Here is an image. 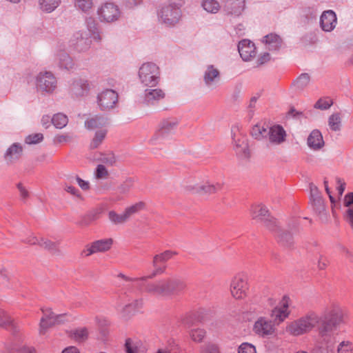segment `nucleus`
<instances>
[{
	"instance_id": "obj_49",
	"label": "nucleus",
	"mask_w": 353,
	"mask_h": 353,
	"mask_svg": "<svg viewBox=\"0 0 353 353\" xmlns=\"http://www.w3.org/2000/svg\"><path fill=\"white\" fill-rule=\"evenodd\" d=\"M353 350V345L349 341H343L341 342L338 346V353H351Z\"/></svg>"
},
{
	"instance_id": "obj_58",
	"label": "nucleus",
	"mask_w": 353,
	"mask_h": 353,
	"mask_svg": "<svg viewBox=\"0 0 353 353\" xmlns=\"http://www.w3.org/2000/svg\"><path fill=\"white\" fill-rule=\"evenodd\" d=\"M125 347L127 353H137V345L130 339H126Z\"/></svg>"
},
{
	"instance_id": "obj_33",
	"label": "nucleus",
	"mask_w": 353,
	"mask_h": 353,
	"mask_svg": "<svg viewBox=\"0 0 353 353\" xmlns=\"http://www.w3.org/2000/svg\"><path fill=\"white\" fill-rule=\"evenodd\" d=\"M38 2L41 10L51 13L59 6L61 1V0H39Z\"/></svg>"
},
{
	"instance_id": "obj_6",
	"label": "nucleus",
	"mask_w": 353,
	"mask_h": 353,
	"mask_svg": "<svg viewBox=\"0 0 353 353\" xmlns=\"http://www.w3.org/2000/svg\"><path fill=\"white\" fill-rule=\"evenodd\" d=\"M183 0H177L172 3L164 6L161 10L159 16L161 23L166 26H174L176 24L181 15L180 7L183 5Z\"/></svg>"
},
{
	"instance_id": "obj_62",
	"label": "nucleus",
	"mask_w": 353,
	"mask_h": 353,
	"mask_svg": "<svg viewBox=\"0 0 353 353\" xmlns=\"http://www.w3.org/2000/svg\"><path fill=\"white\" fill-rule=\"evenodd\" d=\"M345 219L353 228V207H350L346 211Z\"/></svg>"
},
{
	"instance_id": "obj_11",
	"label": "nucleus",
	"mask_w": 353,
	"mask_h": 353,
	"mask_svg": "<svg viewBox=\"0 0 353 353\" xmlns=\"http://www.w3.org/2000/svg\"><path fill=\"white\" fill-rule=\"evenodd\" d=\"M117 102L118 94L112 89L104 90L97 95V105L102 111L114 108Z\"/></svg>"
},
{
	"instance_id": "obj_37",
	"label": "nucleus",
	"mask_w": 353,
	"mask_h": 353,
	"mask_svg": "<svg viewBox=\"0 0 353 353\" xmlns=\"http://www.w3.org/2000/svg\"><path fill=\"white\" fill-rule=\"evenodd\" d=\"M288 316L287 312V306L284 305L282 308H274L272 310L271 316L274 319L273 323L279 324L283 322Z\"/></svg>"
},
{
	"instance_id": "obj_30",
	"label": "nucleus",
	"mask_w": 353,
	"mask_h": 353,
	"mask_svg": "<svg viewBox=\"0 0 353 353\" xmlns=\"http://www.w3.org/2000/svg\"><path fill=\"white\" fill-rule=\"evenodd\" d=\"M85 25L89 32V37H92L94 41H100L101 37L98 28V23L93 17H87L85 19Z\"/></svg>"
},
{
	"instance_id": "obj_28",
	"label": "nucleus",
	"mask_w": 353,
	"mask_h": 353,
	"mask_svg": "<svg viewBox=\"0 0 353 353\" xmlns=\"http://www.w3.org/2000/svg\"><path fill=\"white\" fill-rule=\"evenodd\" d=\"M307 145L314 150H318L323 148L324 145V141L319 130H314L312 131L307 138Z\"/></svg>"
},
{
	"instance_id": "obj_26",
	"label": "nucleus",
	"mask_w": 353,
	"mask_h": 353,
	"mask_svg": "<svg viewBox=\"0 0 353 353\" xmlns=\"http://www.w3.org/2000/svg\"><path fill=\"white\" fill-rule=\"evenodd\" d=\"M108 124V119L101 115H94L88 118L85 121V127L89 130L103 128Z\"/></svg>"
},
{
	"instance_id": "obj_42",
	"label": "nucleus",
	"mask_w": 353,
	"mask_h": 353,
	"mask_svg": "<svg viewBox=\"0 0 353 353\" xmlns=\"http://www.w3.org/2000/svg\"><path fill=\"white\" fill-rule=\"evenodd\" d=\"M108 219L113 224L115 225L123 224L128 221L125 212H123V214H119L113 210L108 212Z\"/></svg>"
},
{
	"instance_id": "obj_23",
	"label": "nucleus",
	"mask_w": 353,
	"mask_h": 353,
	"mask_svg": "<svg viewBox=\"0 0 353 353\" xmlns=\"http://www.w3.org/2000/svg\"><path fill=\"white\" fill-rule=\"evenodd\" d=\"M336 23V15L334 11L329 10L323 12L320 18V25L323 30L330 32L334 30Z\"/></svg>"
},
{
	"instance_id": "obj_3",
	"label": "nucleus",
	"mask_w": 353,
	"mask_h": 353,
	"mask_svg": "<svg viewBox=\"0 0 353 353\" xmlns=\"http://www.w3.org/2000/svg\"><path fill=\"white\" fill-rule=\"evenodd\" d=\"M178 253L172 250H165L162 253L156 254L153 257L152 266L154 268L153 272L147 276H143L139 278H132L125 275L123 273L118 274V278H121L126 281H138V282H146L148 279H152L158 275L163 274L166 270L165 265H161V264L165 263L168 260L171 259L174 256L177 255Z\"/></svg>"
},
{
	"instance_id": "obj_63",
	"label": "nucleus",
	"mask_w": 353,
	"mask_h": 353,
	"mask_svg": "<svg viewBox=\"0 0 353 353\" xmlns=\"http://www.w3.org/2000/svg\"><path fill=\"white\" fill-rule=\"evenodd\" d=\"M23 242L29 245H39L40 239H38L36 236H30L23 240Z\"/></svg>"
},
{
	"instance_id": "obj_1",
	"label": "nucleus",
	"mask_w": 353,
	"mask_h": 353,
	"mask_svg": "<svg viewBox=\"0 0 353 353\" xmlns=\"http://www.w3.org/2000/svg\"><path fill=\"white\" fill-rule=\"evenodd\" d=\"M346 314L337 303L326 307L321 316L314 311H309L305 315L291 323L287 331L294 336L309 332L317 325L319 335L325 339L330 337L337 327L344 323Z\"/></svg>"
},
{
	"instance_id": "obj_27",
	"label": "nucleus",
	"mask_w": 353,
	"mask_h": 353,
	"mask_svg": "<svg viewBox=\"0 0 353 353\" xmlns=\"http://www.w3.org/2000/svg\"><path fill=\"white\" fill-rule=\"evenodd\" d=\"M263 41L270 51L279 50L283 45V39L275 33L267 34L263 37Z\"/></svg>"
},
{
	"instance_id": "obj_52",
	"label": "nucleus",
	"mask_w": 353,
	"mask_h": 353,
	"mask_svg": "<svg viewBox=\"0 0 353 353\" xmlns=\"http://www.w3.org/2000/svg\"><path fill=\"white\" fill-rule=\"evenodd\" d=\"M43 139L42 133H34L28 135L26 138V143L28 144H37L41 142Z\"/></svg>"
},
{
	"instance_id": "obj_53",
	"label": "nucleus",
	"mask_w": 353,
	"mask_h": 353,
	"mask_svg": "<svg viewBox=\"0 0 353 353\" xmlns=\"http://www.w3.org/2000/svg\"><path fill=\"white\" fill-rule=\"evenodd\" d=\"M12 324V319L3 310L0 308V325L6 327Z\"/></svg>"
},
{
	"instance_id": "obj_56",
	"label": "nucleus",
	"mask_w": 353,
	"mask_h": 353,
	"mask_svg": "<svg viewBox=\"0 0 353 353\" xmlns=\"http://www.w3.org/2000/svg\"><path fill=\"white\" fill-rule=\"evenodd\" d=\"M70 183H70L68 181V182H65L63 184L64 190L66 191L67 192L70 193L72 196H74L77 198L81 199V194L79 190L78 189H77L76 188H74V186H72Z\"/></svg>"
},
{
	"instance_id": "obj_55",
	"label": "nucleus",
	"mask_w": 353,
	"mask_h": 353,
	"mask_svg": "<svg viewBox=\"0 0 353 353\" xmlns=\"http://www.w3.org/2000/svg\"><path fill=\"white\" fill-rule=\"evenodd\" d=\"M201 353H220V351L216 344L208 343L201 347Z\"/></svg>"
},
{
	"instance_id": "obj_14",
	"label": "nucleus",
	"mask_w": 353,
	"mask_h": 353,
	"mask_svg": "<svg viewBox=\"0 0 353 353\" xmlns=\"http://www.w3.org/2000/svg\"><path fill=\"white\" fill-rule=\"evenodd\" d=\"M90 85L88 80L84 79H74L69 88L70 96L74 99H80L87 96L90 92Z\"/></svg>"
},
{
	"instance_id": "obj_13",
	"label": "nucleus",
	"mask_w": 353,
	"mask_h": 353,
	"mask_svg": "<svg viewBox=\"0 0 353 353\" xmlns=\"http://www.w3.org/2000/svg\"><path fill=\"white\" fill-rule=\"evenodd\" d=\"M23 154V145L19 143H13L6 150L3 159L7 166H12L20 161Z\"/></svg>"
},
{
	"instance_id": "obj_5",
	"label": "nucleus",
	"mask_w": 353,
	"mask_h": 353,
	"mask_svg": "<svg viewBox=\"0 0 353 353\" xmlns=\"http://www.w3.org/2000/svg\"><path fill=\"white\" fill-rule=\"evenodd\" d=\"M139 78L141 83L145 86L154 87L159 82V68L152 62L144 63L139 68Z\"/></svg>"
},
{
	"instance_id": "obj_61",
	"label": "nucleus",
	"mask_w": 353,
	"mask_h": 353,
	"mask_svg": "<svg viewBox=\"0 0 353 353\" xmlns=\"http://www.w3.org/2000/svg\"><path fill=\"white\" fill-rule=\"evenodd\" d=\"M6 350L8 353H14L15 352H19V353H32V352L29 350L26 349H19L15 345L13 344H6Z\"/></svg>"
},
{
	"instance_id": "obj_21",
	"label": "nucleus",
	"mask_w": 353,
	"mask_h": 353,
	"mask_svg": "<svg viewBox=\"0 0 353 353\" xmlns=\"http://www.w3.org/2000/svg\"><path fill=\"white\" fill-rule=\"evenodd\" d=\"M245 8V0H225L223 11L227 15L239 17Z\"/></svg>"
},
{
	"instance_id": "obj_44",
	"label": "nucleus",
	"mask_w": 353,
	"mask_h": 353,
	"mask_svg": "<svg viewBox=\"0 0 353 353\" xmlns=\"http://www.w3.org/2000/svg\"><path fill=\"white\" fill-rule=\"evenodd\" d=\"M341 118L339 113H334L330 116L328 125L332 131H339L341 129Z\"/></svg>"
},
{
	"instance_id": "obj_59",
	"label": "nucleus",
	"mask_w": 353,
	"mask_h": 353,
	"mask_svg": "<svg viewBox=\"0 0 353 353\" xmlns=\"http://www.w3.org/2000/svg\"><path fill=\"white\" fill-rule=\"evenodd\" d=\"M95 174L97 179H105L108 176V172L103 165H98Z\"/></svg>"
},
{
	"instance_id": "obj_22",
	"label": "nucleus",
	"mask_w": 353,
	"mask_h": 353,
	"mask_svg": "<svg viewBox=\"0 0 353 353\" xmlns=\"http://www.w3.org/2000/svg\"><path fill=\"white\" fill-rule=\"evenodd\" d=\"M238 50L241 57L244 61H250L256 55V48L250 40L243 39L239 43Z\"/></svg>"
},
{
	"instance_id": "obj_64",
	"label": "nucleus",
	"mask_w": 353,
	"mask_h": 353,
	"mask_svg": "<svg viewBox=\"0 0 353 353\" xmlns=\"http://www.w3.org/2000/svg\"><path fill=\"white\" fill-rule=\"evenodd\" d=\"M178 349L176 346L172 347H164L158 350L156 353H177Z\"/></svg>"
},
{
	"instance_id": "obj_31",
	"label": "nucleus",
	"mask_w": 353,
	"mask_h": 353,
	"mask_svg": "<svg viewBox=\"0 0 353 353\" xmlns=\"http://www.w3.org/2000/svg\"><path fill=\"white\" fill-rule=\"evenodd\" d=\"M143 306V300L137 299L132 303H129L123 308L122 316L123 317L128 319L130 316L133 315L136 312L140 310Z\"/></svg>"
},
{
	"instance_id": "obj_15",
	"label": "nucleus",
	"mask_w": 353,
	"mask_h": 353,
	"mask_svg": "<svg viewBox=\"0 0 353 353\" xmlns=\"http://www.w3.org/2000/svg\"><path fill=\"white\" fill-rule=\"evenodd\" d=\"M254 332L259 336L266 337L274 333V323L266 317H259L253 326Z\"/></svg>"
},
{
	"instance_id": "obj_7",
	"label": "nucleus",
	"mask_w": 353,
	"mask_h": 353,
	"mask_svg": "<svg viewBox=\"0 0 353 353\" xmlns=\"http://www.w3.org/2000/svg\"><path fill=\"white\" fill-rule=\"evenodd\" d=\"M231 134L236 154L242 159H248L250 156V152L246 137L240 132L238 126L232 127Z\"/></svg>"
},
{
	"instance_id": "obj_32",
	"label": "nucleus",
	"mask_w": 353,
	"mask_h": 353,
	"mask_svg": "<svg viewBox=\"0 0 353 353\" xmlns=\"http://www.w3.org/2000/svg\"><path fill=\"white\" fill-rule=\"evenodd\" d=\"M57 58L59 61V65L61 68L66 69L68 70H71L74 66V63L70 55L64 52L61 51L57 54Z\"/></svg>"
},
{
	"instance_id": "obj_35",
	"label": "nucleus",
	"mask_w": 353,
	"mask_h": 353,
	"mask_svg": "<svg viewBox=\"0 0 353 353\" xmlns=\"http://www.w3.org/2000/svg\"><path fill=\"white\" fill-rule=\"evenodd\" d=\"M279 243L285 248H291L294 245V239L291 232L282 230L276 236Z\"/></svg>"
},
{
	"instance_id": "obj_54",
	"label": "nucleus",
	"mask_w": 353,
	"mask_h": 353,
	"mask_svg": "<svg viewBox=\"0 0 353 353\" xmlns=\"http://www.w3.org/2000/svg\"><path fill=\"white\" fill-rule=\"evenodd\" d=\"M75 6L83 12H87L92 7V0H75Z\"/></svg>"
},
{
	"instance_id": "obj_48",
	"label": "nucleus",
	"mask_w": 353,
	"mask_h": 353,
	"mask_svg": "<svg viewBox=\"0 0 353 353\" xmlns=\"http://www.w3.org/2000/svg\"><path fill=\"white\" fill-rule=\"evenodd\" d=\"M332 103V100L329 98L320 99L316 102L314 107L316 109L324 110L330 108Z\"/></svg>"
},
{
	"instance_id": "obj_46",
	"label": "nucleus",
	"mask_w": 353,
	"mask_h": 353,
	"mask_svg": "<svg viewBox=\"0 0 353 353\" xmlns=\"http://www.w3.org/2000/svg\"><path fill=\"white\" fill-rule=\"evenodd\" d=\"M134 184V179L133 178H127L119 187L118 190L122 194H128L130 190L133 188Z\"/></svg>"
},
{
	"instance_id": "obj_10",
	"label": "nucleus",
	"mask_w": 353,
	"mask_h": 353,
	"mask_svg": "<svg viewBox=\"0 0 353 353\" xmlns=\"http://www.w3.org/2000/svg\"><path fill=\"white\" fill-rule=\"evenodd\" d=\"M248 290V277L245 274L236 275L230 283L232 295L236 299H242L247 296Z\"/></svg>"
},
{
	"instance_id": "obj_4",
	"label": "nucleus",
	"mask_w": 353,
	"mask_h": 353,
	"mask_svg": "<svg viewBox=\"0 0 353 353\" xmlns=\"http://www.w3.org/2000/svg\"><path fill=\"white\" fill-rule=\"evenodd\" d=\"M179 124V119L176 117L163 119L149 143L157 146L163 145L167 138L174 132Z\"/></svg>"
},
{
	"instance_id": "obj_9",
	"label": "nucleus",
	"mask_w": 353,
	"mask_h": 353,
	"mask_svg": "<svg viewBox=\"0 0 353 353\" xmlns=\"http://www.w3.org/2000/svg\"><path fill=\"white\" fill-rule=\"evenodd\" d=\"M223 184L221 183H212L208 181L190 184L185 187V190L191 193L200 196H210L221 190Z\"/></svg>"
},
{
	"instance_id": "obj_41",
	"label": "nucleus",
	"mask_w": 353,
	"mask_h": 353,
	"mask_svg": "<svg viewBox=\"0 0 353 353\" xmlns=\"http://www.w3.org/2000/svg\"><path fill=\"white\" fill-rule=\"evenodd\" d=\"M52 123L56 128L62 129L68 123V117L62 113L55 114L51 119Z\"/></svg>"
},
{
	"instance_id": "obj_19",
	"label": "nucleus",
	"mask_w": 353,
	"mask_h": 353,
	"mask_svg": "<svg viewBox=\"0 0 353 353\" xmlns=\"http://www.w3.org/2000/svg\"><path fill=\"white\" fill-rule=\"evenodd\" d=\"M203 77L205 85L210 88H214L221 79V73L218 68L210 64L206 65Z\"/></svg>"
},
{
	"instance_id": "obj_43",
	"label": "nucleus",
	"mask_w": 353,
	"mask_h": 353,
	"mask_svg": "<svg viewBox=\"0 0 353 353\" xmlns=\"http://www.w3.org/2000/svg\"><path fill=\"white\" fill-rule=\"evenodd\" d=\"M145 208V203L143 201H139L134 205L126 208L124 212L127 216L128 219H129L132 215L144 210Z\"/></svg>"
},
{
	"instance_id": "obj_12",
	"label": "nucleus",
	"mask_w": 353,
	"mask_h": 353,
	"mask_svg": "<svg viewBox=\"0 0 353 353\" xmlns=\"http://www.w3.org/2000/svg\"><path fill=\"white\" fill-rule=\"evenodd\" d=\"M101 21L108 23L118 20L121 16L119 7L113 3H105L97 10Z\"/></svg>"
},
{
	"instance_id": "obj_29",
	"label": "nucleus",
	"mask_w": 353,
	"mask_h": 353,
	"mask_svg": "<svg viewBox=\"0 0 353 353\" xmlns=\"http://www.w3.org/2000/svg\"><path fill=\"white\" fill-rule=\"evenodd\" d=\"M43 316L41 317L39 323V333L44 334L46 331L51 327L55 325L54 319H49L46 316L48 314L53 313L51 308H41Z\"/></svg>"
},
{
	"instance_id": "obj_2",
	"label": "nucleus",
	"mask_w": 353,
	"mask_h": 353,
	"mask_svg": "<svg viewBox=\"0 0 353 353\" xmlns=\"http://www.w3.org/2000/svg\"><path fill=\"white\" fill-rule=\"evenodd\" d=\"M186 287L185 281L179 276H171L154 282H139L138 284L140 290L157 296L179 295Z\"/></svg>"
},
{
	"instance_id": "obj_39",
	"label": "nucleus",
	"mask_w": 353,
	"mask_h": 353,
	"mask_svg": "<svg viewBox=\"0 0 353 353\" xmlns=\"http://www.w3.org/2000/svg\"><path fill=\"white\" fill-rule=\"evenodd\" d=\"M262 224L270 232L274 233L276 236L282 230L276 219L271 215Z\"/></svg>"
},
{
	"instance_id": "obj_34",
	"label": "nucleus",
	"mask_w": 353,
	"mask_h": 353,
	"mask_svg": "<svg viewBox=\"0 0 353 353\" xmlns=\"http://www.w3.org/2000/svg\"><path fill=\"white\" fill-rule=\"evenodd\" d=\"M310 81V76L307 73H302L292 83L296 90L301 92L307 87Z\"/></svg>"
},
{
	"instance_id": "obj_60",
	"label": "nucleus",
	"mask_w": 353,
	"mask_h": 353,
	"mask_svg": "<svg viewBox=\"0 0 353 353\" xmlns=\"http://www.w3.org/2000/svg\"><path fill=\"white\" fill-rule=\"evenodd\" d=\"M46 316L49 319L54 318V321H55L54 322L55 325L61 324L65 321V314H55L54 312L53 313L50 312L49 314H48V315Z\"/></svg>"
},
{
	"instance_id": "obj_36",
	"label": "nucleus",
	"mask_w": 353,
	"mask_h": 353,
	"mask_svg": "<svg viewBox=\"0 0 353 353\" xmlns=\"http://www.w3.org/2000/svg\"><path fill=\"white\" fill-rule=\"evenodd\" d=\"M107 132L108 130L106 129H99L97 130L90 142V148L96 149L99 148L105 139Z\"/></svg>"
},
{
	"instance_id": "obj_57",
	"label": "nucleus",
	"mask_w": 353,
	"mask_h": 353,
	"mask_svg": "<svg viewBox=\"0 0 353 353\" xmlns=\"http://www.w3.org/2000/svg\"><path fill=\"white\" fill-rule=\"evenodd\" d=\"M238 353H256V351L253 345L244 343L239 346Z\"/></svg>"
},
{
	"instance_id": "obj_40",
	"label": "nucleus",
	"mask_w": 353,
	"mask_h": 353,
	"mask_svg": "<svg viewBox=\"0 0 353 353\" xmlns=\"http://www.w3.org/2000/svg\"><path fill=\"white\" fill-rule=\"evenodd\" d=\"M190 339L195 343H201L206 336V331L200 327H193L189 331Z\"/></svg>"
},
{
	"instance_id": "obj_50",
	"label": "nucleus",
	"mask_w": 353,
	"mask_h": 353,
	"mask_svg": "<svg viewBox=\"0 0 353 353\" xmlns=\"http://www.w3.org/2000/svg\"><path fill=\"white\" fill-rule=\"evenodd\" d=\"M100 161L107 165L113 166L117 162V159L112 152H109L102 154Z\"/></svg>"
},
{
	"instance_id": "obj_38",
	"label": "nucleus",
	"mask_w": 353,
	"mask_h": 353,
	"mask_svg": "<svg viewBox=\"0 0 353 353\" xmlns=\"http://www.w3.org/2000/svg\"><path fill=\"white\" fill-rule=\"evenodd\" d=\"M39 246L48 250L53 254H59L60 252L58 242H54L50 240L41 238L40 239Z\"/></svg>"
},
{
	"instance_id": "obj_24",
	"label": "nucleus",
	"mask_w": 353,
	"mask_h": 353,
	"mask_svg": "<svg viewBox=\"0 0 353 353\" xmlns=\"http://www.w3.org/2000/svg\"><path fill=\"white\" fill-rule=\"evenodd\" d=\"M165 97L164 92L159 88L146 89L143 97V102L146 105H155Z\"/></svg>"
},
{
	"instance_id": "obj_45",
	"label": "nucleus",
	"mask_w": 353,
	"mask_h": 353,
	"mask_svg": "<svg viewBox=\"0 0 353 353\" xmlns=\"http://www.w3.org/2000/svg\"><path fill=\"white\" fill-rule=\"evenodd\" d=\"M202 6L205 10L210 13L217 12L221 8L219 3L216 0H204Z\"/></svg>"
},
{
	"instance_id": "obj_8",
	"label": "nucleus",
	"mask_w": 353,
	"mask_h": 353,
	"mask_svg": "<svg viewBox=\"0 0 353 353\" xmlns=\"http://www.w3.org/2000/svg\"><path fill=\"white\" fill-rule=\"evenodd\" d=\"M35 85L37 92L50 94L57 88V79L50 72H41L36 76Z\"/></svg>"
},
{
	"instance_id": "obj_47",
	"label": "nucleus",
	"mask_w": 353,
	"mask_h": 353,
	"mask_svg": "<svg viewBox=\"0 0 353 353\" xmlns=\"http://www.w3.org/2000/svg\"><path fill=\"white\" fill-rule=\"evenodd\" d=\"M88 332L85 327L75 330L72 333V337L77 341H83L88 337Z\"/></svg>"
},
{
	"instance_id": "obj_16",
	"label": "nucleus",
	"mask_w": 353,
	"mask_h": 353,
	"mask_svg": "<svg viewBox=\"0 0 353 353\" xmlns=\"http://www.w3.org/2000/svg\"><path fill=\"white\" fill-rule=\"evenodd\" d=\"M287 134L284 128L280 125H274L269 128L267 138L268 147L276 146L286 141Z\"/></svg>"
},
{
	"instance_id": "obj_51",
	"label": "nucleus",
	"mask_w": 353,
	"mask_h": 353,
	"mask_svg": "<svg viewBox=\"0 0 353 353\" xmlns=\"http://www.w3.org/2000/svg\"><path fill=\"white\" fill-rule=\"evenodd\" d=\"M68 179H69L70 183H73L74 181H76L79 187L84 191H87L90 188L89 182L83 180L78 176H70Z\"/></svg>"
},
{
	"instance_id": "obj_18",
	"label": "nucleus",
	"mask_w": 353,
	"mask_h": 353,
	"mask_svg": "<svg viewBox=\"0 0 353 353\" xmlns=\"http://www.w3.org/2000/svg\"><path fill=\"white\" fill-rule=\"evenodd\" d=\"M88 33L78 31L76 32L70 40V45L77 52H83L90 48V40Z\"/></svg>"
},
{
	"instance_id": "obj_20",
	"label": "nucleus",
	"mask_w": 353,
	"mask_h": 353,
	"mask_svg": "<svg viewBox=\"0 0 353 353\" xmlns=\"http://www.w3.org/2000/svg\"><path fill=\"white\" fill-rule=\"evenodd\" d=\"M310 203L314 211L321 214L325 210V205L323 197L318 188L313 183L310 184Z\"/></svg>"
},
{
	"instance_id": "obj_25",
	"label": "nucleus",
	"mask_w": 353,
	"mask_h": 353,
	"mask_svg": "<svg viewBox=\"0 0 353 353\" xmlns=\"http://www.w3.org/2000/svg\"><path fill=\"white\" fill-rule=\"evenodd\" d=\"M270 216L269 210L263 204L254 205L251 208L252 219L256 222L263 223Z\"/></svg>"
},
{
	"instance_id": "obj_17",
	"label": "nucleus",
	"mask_w": 353,
	"mask_h": 353,
	"mask_svg": "<svg viewBox=\"0 0 353 353\" xmlns=\"http://www.w3.org/2000/svg\"><path fill=\"white\" fill-rule=\"evenodd\" d=\"M113 243L112 239H103L92 242L90 245L82 251L81 254L89 256L98 252H105L108 251Z\"/></svg>"
}]
</instances>
